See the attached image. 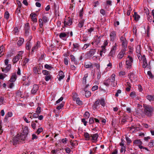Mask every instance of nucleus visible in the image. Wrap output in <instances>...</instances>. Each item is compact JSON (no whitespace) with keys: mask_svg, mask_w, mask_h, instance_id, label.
Returning <instances> with one entry per match:
<instances>
[{"mask_svg":"<svg viewBox=\"0 0 154 154\" xmlns=\"http://www.w3.org/2000/svg\"><path fill=\"white\" fill-rule=\"evenodd\" d=\"M144 106L145 107V112L146 114L148 116H150L152 113L153 109L150 106Z\"/></svg>","mask_w":154,"mask_h":154,"instance_id":"nucleus-1","label":"nucleus"},{"mask_svg":"<svg viewBox=\"0 0 154 154\" xmlns=\"http://www.w3.org/2000/svg\"><path fill=\"white\" fill-rule=\"evenodd\" d=\"M24 129V130L25 131V132H23L20 134H19V138L20 139V142L25 140L26 138V135L28 134V130L27 128H25Z\"/></svg>","mask_w":154,"mask_h":154,"instance_id":"nucleus-2","label":"nucleus"},{"mask_svg":"<svg viewBox=\"0 0 154 154\" xmlns=\"http://www.w3.org/2000/svg\"><path fill=\"white\" fill-rule=\"evenodd\" d=\"M117 45L116 43H115L111 49V51L108 54L109 56L113 57L115 55L117 49Z\"/></svg>","mask_w":154,"mask_h":154,"instance_id":"nucleus-3","label":"nucleus"},{"mask_svg":"<svg viewBox=\"0 0 154 154\" xmlns=\"http://www.w3.org/2000/svg\"><path fill=\"white\" fill-rule=\"evenodd\" d=\"M133 61L132 58L130 56H128V57L126 58V64L127 68H129L131 67Z\"/></svg>","mask_w":154,"mask_h":154,"instance_id":"nucleus-4","label":"nucleus"},{"mask_svg":"<svg viewBox=\"0 0 154 154\" xmlns=\"http://www.w3.org/2000/svg\"><path fill=\"white\" fill-rule=\"evenodd\" d=\"M72 20L69 17L65 19L64 21V26H70L72 24Z\"/></svg>","mask_w":154,"mask_h":154,"instance_id":"nucleus-5","label":"nucleus"},{"mask_svg":"<svg viewBox=\"0 0 154 154\" xmlns=\"http://www.w3.org/2000/svg\"><path fill=\"white\" fill-rule=\"evenodd\" d=\"M142 142L139 140H136L133 141L134 145L136 146H138L140 149H142L143 146H141Z\"/></svg>","mask_w":154,"mask_h":154,"instance_id":"nucleus-6","label":"nucleus"},{"mask_svg":"<svg viewBox=\"0 0 154 154\" xmlns=\"http://www.w3.org/2000/svg\"><path fill=\"white\" fill-rule=\"evenodd\" d=\"M110 40L112 41H113L116 38V32L115 31L111 32L110 34Z\"/></svg>","mask_w":154,"mask_h":154,"instance_id":"nucleus-7","label":"nucleus"},{"mask_svg":"<svg viewBox=\"0 0 154 154\" xmlns=\"http://www.w3.org/2000/svg\"><path fill=\"white\" fill-rule=\"evenodd\" d=\"M98 137L97 134H95L92 135H91V140L93 142H95L97 141V139Z\"/></svg>","mask_w":154,"mask_h":154,"instance_id":"nucleus-8","label":"nucleus"},{"mask_svg":"<svg viewBox=\"0 0 154 154\" xmlns=\"http://www.w3.org/2000/svg\"><path fill=\"white\" fill-rule=\"evenodd\" d=\"M100 38L98 37L97 36H96L94 38L93 42H92L93 44L98 45L100 42Z\"/></svg>","mask_w":154,"mask_h":154,"instance_id":"nucleus-9","label":"nucleus"},{"mask_svg":"<svg viewBox=\"0 0 154 154\" xmlns=\"http://www.w3.org/2000/svg\"><path fill=\"white\" fill-rule=\"evenodd\" d=\"M115 76L116 75L115 74H112L111 75L110 79H109L110 82H112L111 85L114 87L116 86L117 85L116 83H113L115 80Z\"/></svg>","mask_w":154,"mask_h":154,"instance_id":"nucleus-10","label":"nucleus"},{"mask_svg":"<svg viewBox=\"0 0 154 154\" xmlns=\"http://www.w3.org/2000/svg\"><path fill=\"white\" fill-rule=\"evenodd\" d=\"M59 37L62 39L66 40L68 37L67 34L64 32L61 33L59 35Z\"/></svg>","mask_w":154,"mask_h":154,"instance_id":"nucleus-11","label":"nucleus"},{"mask_svg":"<svg viewBox=\"0 0 154 154\" xmlns=\"http://www.w3.org/2000/svg\"><path fill=\"white\" fill-rule=\"evenodd\" d=\"M32 21L34 22H36L37 19L36 18V15L34 13H31L30 15Z\"/></svg>","mask_w":154,"mask_h":154,"instance_id":"nucleus-12","label":"nucleus"},{"mask_svg":"<svg viewBox=\"0 0 154 154\" xmlns=\"http://www.w3.org/2000/svg\"><path fill=\"white\" fill-rule=\"evenodd\" d=\"M125 53V50H122L118 55V58L119 59H121L124 56Z\"/></svg>","mask_w":154,"mask_h":154,"instance_id":"nucleus-13","label":"nucleus"},{"mask_svg":"<svg viewBox=\"0 0 154 154\" xmlns=\"http://www.w3.org/2000/svg\"><path fill=\"white\" fill-rule=\"evenodd\" d=\"M38 88V87L37 85H33V88L31 90V92L32 94H35L37 91Z\"/></svg>","mask_w":154,"mask_h":154,"instance_id":"nucleus-14","label":"nucleus"},{"mask_svg":"<svg viewBox=\"0 0 154 154\" xmlns=\"http://www.w3.org/2000/svg\"><path fill=\"white\" fill-rule=\"evenodd\" d=\"M143 68H146L148 65L146 60V57L145 56L143 57Z\"/></svg>","mask_w":154,"mask_h":154,"instance_id":"nucleus-15","label":"nucleus"},{"mask_svg":"<svg viewBox=\"0 0 154 154\" xmlns=\"http://www.w3.org/2000/svg\"><path fill=\"white\" fill-rule=\"evenodd\" d=\"M101 50L100 51V57L103 56V54H105L106 51V48L101 46Z\"/></svg>","mask_w":154,"mask_h":154,"instance_id":"nucleus-16","label":"nucleus"},{"mask_svg":"<svg viewBox=\"0 0 154 154\" xmlns=\"http://www.w3.org/2000/svg\"><path fill=\"white\" fill-rule=\"evenodd\" d=\"M64 77V73L63 71H60L59 73V78L58 80L60 81L62 80Z\"/></svg>","mask_w":154,"mask_h":154,"instance_id":"nucleus-17","label":"nucleus"},{"mask_svg":"<svg viewBox=\"0 0 154 154\" xmlns=\"http://www.w3.org/2000/svg\"><path fill=\"white\" fill-rule=\"evenodd\" d=\"M40 42H38L32 48V51H33L39 48L40 47Z\"/></svg>","mask_w":154,"mask_h":154,"instance_id":"nucleus-18","label":"nucleus"},{"mask_svg":"<svg viewBox=\"0 0 154 154\" xmlns=\"http://www.w3.org/2000/svg\"><path fill=\"white\" fill-rule=\"evenodd\" d=\"M84 135L86 140H88L91 139V135H90L88 133H84Z\"/></svg>","mask_w":154,"mask_h":154,"instance_id":"nucleus-19","label":"nucleus"},{"mask_svg":"<svg viewBox=\"0 0 154 154\" xmlns=\"http://www.w3.org/2000/svg\"><path fill=\"white\" fill-rule=\"evenodd\" d=\"M17 79L16 75L15 73L13 74L10 79V81L11 82H14Z\"/></svg>","mask_w":154,"mask_h":154,"instance_id":"nucleus-20","label":"nucleus"},{"mask_svg":"<svg viewBox=\"0 0 154 154\" xmlns=\"http://www.w3.org/2000/svg\"><path fill=\"white\" fill-rule=\"evenodd\" d=\"M74 100H76V103L79 105H81L82 104V102L80 100L79 98H73Z\"/></svg>","mask_w":154,"mask_h":154,"instance_id":"nucleus-21","label":"nucleus"},{"mask_svg":"<svg viewBox=\"0 0 154 154\" xmlns=\"http://www.w3.org/2000/svg\"><path fill=\"white\" fill-rule=\"evenodd\" d=\"M85 66L86 68H92V64L90 62H87L85 63Z\"/></svg>","mask_w":154,"mask_h":154,"instance_id":"nucleus-22","label":"nucleus"},{"mask_svg":"<svg viewBox=\"0 0 154 154\" xmlns=\"http://www.w3.org/2000/svg\"><path fill=\"white\" fill-rule=\"evenodd\" d=\"M4 47L3 45H2L0 47V57H1L4 54Z\"/></svg>","mask_w":154,"mask_h":154,"instance_id":"nucleus-23","label":"nucleus"},{"mask_svg":"<svg viewBox=\"0 0 154 154\" xmlns=\"http://www.w3.org/2000/svg\"><path fill=\"white\" fill-rule=\"evenodd\" d=\"M84 91L85 92V96L87 97H90L91 95V92L85 89H84Z\"/></svg>","mask_w":154,"mask_h":154,"instance_id":"nucleus-24","label":"nucleus"},{"mask_svg":"<svg viewBox=\"0 0 154 154\" xmlns=\"http://www.w3.org/2000/svg\"><path fill=\"white\" fill-rule=\"evenodd\" d=\"M88 77V74H86L85 75L84 77L83 78V80L82 83L83 85H85L86 83V78Z\"/></svg>","mask_w":154,"mask_h":154,"instance_id":"nucleus-25","label":"nucleus"},{"mask_svg":"<svg viewBox=\"0 0 154 154\" xmlns=\"http://www.w3.org/2000/svg\"><path fill=\"white\" fill-rule=\"evenodd\" d=\"M14 142L16 143L17 142L20 141V139L19 138V134H18L17 135L15 136L13 139Z\"/></svg>","mask_w":154,"mask_h":154,"instance_id":"nucleus-26","label":"nucleus"},{"mask_svg":"<svg viewBox=\"0 0 154 154\" xmlns=\"http://www.w3.org/2000/svg\"><path fill=\"white\" fill-rule=\"evenodd\" d=\"M24 40L23 38H20L17 42V45L18 46H20L23 43Z\"/></svg>","mask_w":154,"mask_h":154,"instance_id":"nucleus-27","label":"nucleus"},{"mask_svg":"<svg viewBox=\"0 0 154 154\" xmlns=\"http://www.w3.org/2000/svg\"><path fill=\"white\" fill-rule=\"evenodd\" d=\"M134 17V20L136 21H137L139 20L140 18V16L139 15H138L137 13L134 12V15L133 16Z\"/></svg>","mask_w":154,"mask_h":154,"instance_id":"nucleus-28","label":"nucleus"},{"mask_svg":"<svg viewBox=\"0 0 154 154\" xmlns=\"http://www.w3.org/2000/svg\"><path fill=\"white\" fill-rule=\"evenodd\" d=\"M13 116L12 113L11 112H8V113L6 114L5 119H7L9 117H11Z\"/></svg>","mask_w":154,"mask_h":154,"instance_id":"nucleus-29","label":"nucleus"},{"mask_svg":"<svg viewBox=\"0 0 154 154\" xmlns=\"http://www.w3.org/2000/svg\"><path fill=\"white\" fill-rule=\"evenodd\" d=\"M20 58V57L16 56H15L13 59V62L14 63H16L18 61Z\"/></svg>","mask_w":154,"mask_h":154,"instance_id":"nucleus-30","label":"nucleus"},{"mask_svg":"<svg viewBox=\"0 0 154 154\" xmlns=\"http://www.w3.org/2000/svg\"><path fill=\"white\" fill-rule=\"evenodd\" d=\"M11 68V65L10 64L7 65V66L5 68V70L6 71H5V73H6L8 71H9Z\"/></svg>","mask_w":154,"mask_h":154,"instance_id":"nucleus-31","label":"nucleus"},{"mask_svg":"<svg viewBox=\"0 0 154 154\" xmlns=\"http://www.w3.org/2000/svg\"><path fill=\"white\" fill-rule=\"evenodd\" d=\"M110 82V79H108L104 81V84L105 85L108 86L109 85Z\"/></svg>","mask_w":154,"mask_h":154,"instance_id":"nucleus-32","label":"nucleus"},{"mask_svg":"<svg viewBox=\"0 0 154 154\" xmlns=\"http://www.w3.org/2000/svg\"><path fill=\"white\" fill-rule=\"evenodd\" d=\"M85 20H82L79 22V24H78V26L80 28L82 27L84 23Z\"/></svg>","mask_w":154,"mask_h":154,"instance_id":"nucleus-33","label":"nucleus"},{"mask_svg":"<svg viewBox=\"0 0 154 154\" xmlns=\"http://www.w3.org/2000/svg\"><path fill=\"white\" fill-rule=\"evenodd\" d=\"M100 104L103 107H104L105 106V100L102 98L100 99Z\"/></svg>","mask_w":154,"mask_h":154,"instance_id":"nucleus-34","label":"nucleus"},{"mask_svg":"<svg viewBox=\"0 0 154 154\" xmlns=\"http://www.w3.org/2000/svg\"><path fill=\"white\" fill-rule=\"evenodd\" d=\"M74 48H73V51H75L78 49L79 47V45L77 43L73 44Z\"/></svg>","mask_w":154,"mask_h":154,"instance_id":"nucleus-35","label":"nucleus"},{"mask_svg":"<svg viewBox=\"0 0 154 154\" xmlns=\"http://www.w3.org/2000/svg\"><path fill=\"white\" fill-rule=\"evenodd\" d=\"M147 99L149 100L150 101L151 100H154V96H152L150 95H148L147 96Z\"/></svg>","mask_w":154,"mask_h":154,"instance_id":"nucleus-36","label":"nucleus"},{"mask_svg":"<svg viewBox=\"0 0 154 154\" xmlns=\"http://www.w3.org/2000/svg\"><path fill=\"white\" fill-rule=\"evenodd\" d=\"M31 48V44L29 42H28L26 45V48L28 50L30 49Z\"/></svg>","mask_w":154,"mask_h":154,"instance_id":"nucleus-37","label":"nucleus"},{"mask_svg":"<svg viewBox=\"0 0 154 154\" xmlns=\"http://www.w3.org/2000/svg\"><path fill=\"white\" fill-rule=\"evenodd\" d=\"M122 46L124 47H126L127 46V42L126 40L123 41H122Z\"/></svg>","mask_w":154,"mask_h":154,"instance_id":"nucleus-38","label":"nucleus"},{"mask_svg":"<svg viewBox=\"0 0 154 154\" xmlns=\"http://www.w3.org/2000/svg\"><path fill=\"white\" fill-rule=\"evenodd\" d=\"M97 147H95L93 148L92 150L91 149L90 150V154H92L93 153L95 152V151H96V150H97Z\"/></svg>","mask_w":154,"mask_h":154,"instance_id":"nucleus-39","label":"nucleus"},{"mask_svg":"<svg viewBox=\"0 0 154 154\" xmlns=\"http://www.w3.org/2000/svg\"><path fill=\"white\" fill-rule=\"evenodd\" d=\"M96 52H97V51L96 49H93L91 50L90 51V54L91 55H93L95 54V53Z\"/></svg>","mask_w":154,"mask_h":154,"instance_id":"nucleus-40","label":"nucleus"},{"mask_svg":"<svg viewBox=\"0 0 154 154\" xmlns=\"http://www.w3.org/2000/svg\"><path fill=\"white\" fill-rule=\"evenodd\" d=\"M84 116L85 118H88L90 116V114L89 112H86L84 115Z\"/></svg>","mask_w":154,"mask_h":154,"instance_id":"nucleus-41","label":"nucleus"},{"mask_svg":"<svg viewBox=\"0 0 154 154\" xmlns=\"http://www.w3.org/2000/svg\"><path fill=\"white\" fill-rule=\"evenodd\" d=\"M51 78V76L50 75H46L45 78V80L46 81H49Z\"/></svg>","mask_w":154,"mask_h":154,"instance_id":"nucleus-42","label":"nucleus"},{"mask_svg":"<svg viewBox=\"0 0 154 154\" xmlns=\"http://www.w3.org/2000/svg\"><path fill=\"white\" fill-rule=\"evenodd\" d=\"M64 105V103L63 102H62L59 106L57 107V109L58 110L60 109L63 107Z\"/></svg>","mask_w":154,"mask_h":154,"instance_id":"nucleus-43","label":"nucleus"},{"mask_svg":"<svg viewBox=\"0 0 154 154\" xmlns=\"http://www.w3.org/2000/svg\"><path fill=\"white\" fill-rule=\"evenodd\" d=\"M40 28H42L43 26V21L42 19H39L38 20Z\"/></svg>","mask_w":154,"mask_h":154,"instance_id":"nucleus-44","label":"nucleus"},{"mask_svg":"<svg viewBox=\"0 0 154 154\" xmlns=\"http://www.w3.org/2000/svg\"><path fill=\"white\" fill-rule=\"evenodd\" d=\"M148 145L150 147L154 146V140H151L149 143Z\"/></svg>","mask_w":154,"mask_h":154,"instance_id":"nucleus-45","label":"nucleus"},{"mask_svg":"<svg viewBox=\"0 0 154 154\" xmlns=\"http://www.w3.org/2000/svg\"><path fill=\"white\" fill-rule=\"evenodd\" d=\"M9 17V13L8 12L6 11L5 14V18L8 20Z\"/></svg>","mask_w":154,"mask_h":154,"instance_id":"nucleus-46","label":"nucleus"},{"mask_svg":"<svg viewBox=\"0 0 154 154\" xmlns=\"http://www.w3.org/2000/svg\"><path fill=\"white\" fill-rule=\"evenodd\" d=\"M43 131V129L42 128H38L36 131V133L38 134L41 132Z\"/></svg>","mask_w":154,"mask_h":154,"instance_id":"nucleus-47","label":"nucleus"},{"mask_svg":"<svg viewBox=\"0 0 154 154\" xmlns=\"http://www.w3.org/2000/svg\"><path fill=\"white\" fill-rule=\"evenodd\" d=\"M94 122V118L91 117L90 118L89 121V123L90 124H91Z\"/></svg>","mask_w":154,"mask_h":154,"instance_id":"nucleus-48","label":"nucleus"},{"mask_svg":"<svg viewBox=\"0 0 154 154\" xmlns=\"http://www.w3.org/2000/svg\"><path fill=\"white\" fill-rule=\"evenodd\" d=\"M18 30L17 27H15L13 31V33H14L15 35H17L18 34Z\"/></svg>","mask_w":154,"mask_h":154,"instance_id":"nucleus-49","label":"nucleus"},{"mask_svg":"<svg viewBox=\"0 0 154 154\" xmlns=\"http://www.w3.org/2000/svg\"><path fill=\"white\" fill-rule=\"evenodd\" d=\"M6 75L2 73H0V79H3L6 76Z\"/></svg>","mask_w":154,"mask_h":154,"instance_id":"nucleus-50","label":"nucleus"},{"mask_svg":"<svg viewBox=\"0 0 154 154\" xmlns=\"http://www.w3.org/2000/svg\"><path fill=\"white\" fill-rule=\"evenodd\" d=\"M42 19H43V22L44 23H46L48 20V19L47 17H46L45 16H43V18H42Z\"/></svg>","mask_w":154,"mask_h":154,"instance_id":"nucleus-51","label":"nucleus"},{"mask_svg":"<svg viewBox=\"0 0 154 154\" xmlns=\"http://www.w3.org/2000/svg\"><path fill=\"white\" fill-rule=\"evenodd\" d=\"M45 67L47 69L49 70L51 69L52 68V67H51L50 66L47 64L45 65Z\"/></svg>","mask_w":154,"mask_h":154,"instance_id":"nucleus-52","label":"nucleus"},{"mask_svg":"<svg viewBox=\"0 0 154 154\" xmlns=\"http://www.w3.org/2000/svg\"><path fill=\"white\" fill-rule=\"evenodd\" d=\"M42 73L44 75H50L49 73V72L47 70L43 71L42 72Z\"/></svg>","mask_w":154,"mask_h":154,"instance_id":"nucleus-53","label":"nucleus"},{"mask_svg":"<svg viewBox=\"0 0 154 154\" xmlns=\"http://www.w3.org/2000/svg\"><path fill=\"white\" fill-rule=\"evenodd\" d=\"M98 88V86L97 85H94L93 86L92 88V90L93 91H94Z\"/></svg>","mask_w":154,"mask_h":154,"instance_id":"nucleus-54","label":"nucleus"},{"mask_svg":"<svg viewBox=\"0 0 154 154\" xmlns=\"http://www.w3.org/2000/svg\"><path fill=\"white\" fill-rule=\"evenodd\" d=\"M70 58L72 61H73L75 63L76 62V60L74 56L73 55L70 56Z\"/></svg>","mask_w":154,"mask_h":154,"instance_id":"nucleus-55","label":"nucleus"},{"mask_svg":"<svg viewBox=\"0 0 154 154\" xmlns=\"http://www.w3.org/2000/svg\"><path fill=\"white\" fill-rule=\"evenodd\" d=\"M89 45V44H86L84 45V46L82 48V49L83 50L86 49L88 47Z\"/></svg>","mask_w":154,"mask_h":154,"instance_id":"nucleus-56","label":"nucleus"},{"mask_svg":"<svg viewBox=\"0 0 154 154\" xmlns=\"http://www.w3.org/2000/svg\"><path fill=\"white\" fill-rule=\"evenodd\" d=\"M38 138V137L35 134H33L32 135V140H34L35 139H37Z\"/></svg>","mask_w":154,"mask_h":154,"instance_id":"nucleus-57","label":"nucleus"},{"mask_svg":"<svg viewBox=\"0 0 154 154\" xmlns=\"http://www.w3.org/2000/svg\"><path fill=\"white\" fill-rule=\"evenodd\" d=\"M121 93V91L120 90H118L117 91L116 93L115 94V96L116 97H118L119 94Z\"/></svg>","mask_w":154,"mask_h":154,"instance_id":"nucleus-58","label":"nucleus"},{"mask_svg":"<svg viewBox=\"0 0 154 154\" xmlns=\"http://www.w3.org/2000/svg\"><path fill=\"white\" fill-rule=\"evenodd\" d=\"M63 97H61L58 100H57L56 102V104H57L60 103L61 101H62L63 100Z\"/></svg>","mask_w":154,"mask_h":154,"instance_id":"nucleus-59","label":"nucleus"},{"mask_svg":"<svg viewBox=\"0 0 154 154\" xmlns=\"http://www.w3.org/2000/svg\"><path fill=\"white\" fill-rule=\"evenodd\" d=\"M64 63L66 65H67L68 64V60L67 58H65L64 59Z\"/></svg>","mask_w":154,"mask_h":154,"instance_id":"nucleus-60","label":"nucleus"},{"mask_svg":"<svg viewBox=\"0 0 154 154\" xmlns=\"http://www.w3.org/2000/svg\"><path fill=\"white\" fill-rule=\"evenodd\" d=\"M125 138L128 143H131V140L128 137H126Z\"/></svg>","mask_w":154,"mask_h":154,"instance_id":"nucleus-61","label":"nucleus"},{"mask_svg":"<svg viewBox=\"0 0 154 154\" xmlns=\"http://www.w3.org/2000/svg\"><path fill=\"white\" fill-rule=\"evenodd\" d=\"M144 10L145 11V12L146 13V14L148 16L149 14V11L148 9L147 8H145L144 9Z\"/></svg>","mask_w":154,"mask_h":154,"instance_id":"nucleus-62","label":"nucleus"},{"mask_svg":"<svg viewBox=\"0 0 154 154\" xmlns=\"http://www.w3.org/2000/svg\"><path fill=\"white\" fill-rule=\"evenodd\" d=\"M108 44V42L107 40H105L104 41V43H103V45L102 46V47H104L106 48V46Z\"/></svg>","mask_w":154,"mask_h":154,"instance_id":"nucleus-63","label":"nucleus"},{"mask_svg":"<svg viewBox=\"0 0 154 154\" xmlns=\"http://www.w3.org/2000/svg\"><path fill=\"white\" fill-rule=\"evenodd\" d=\"M58 151L59 150H53L51 152L53 154H57Z\"/></svg>","mask_w":154,"mask_h":154,"instance_id":"nucleus-64","label":"nucleus"}]
</instances>
